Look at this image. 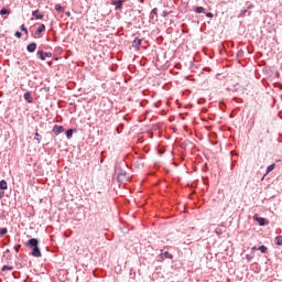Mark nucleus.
<instances>
[{
  "mask_svg": "<svg viewBox=\"0 0 282 282\" xmlns=\"http://www.w3.org/2000/svg\"><path fill=\"white\" fill-rule=\"evenodd\" d=\"M64 131H65V128L63 126L55 124L53 127V133L55 135H61V133H63Z\"/></svg>",
  "mask_w": 282,
  "mask_h": 282,
  "instance_id": "3",
  "label": "nucleus"
},
{
  "mask_svg": "<svg viewBox=\"0 0 282 282\" xmlns=\"http://www.w3.org/2000/svg\"><path fill=\"white\" fill-rule=\"evenodd\" d=\"M37 56H40L41 61H45V58H52V53L51 52H43L39 51Z\"/></svg>",
  "mask_w": 282,
  "mask_h": 282,
  "instance_id": "2",
  "label": "nucleus"
},
{
  "mask_svg": "<svg viewBox=\"0 0 282 282\" xmlns=\"http://www.w3.org/2000/svg\"><path fill=\"white\" fill-rule=\"evenodd\" d=\"M258 250H260V252H262V254H265V252H268V247H265V246H260L259 248H258Z\"/></svg>",
  "mask_w": 282,
  "mask_h": 282,
  "instance_id": "18",
  "label": "nucleus"
},
{
  "mask_svg": "<svg viewBox=\"0 0 282 282\" xmlns=\"http://www.w3.org/2000/svg\"><path fill=\"white\" fill-rule=\"evenodd\" d=\"M275 246H282V236L275 237Z\"/></svg>",
  "mask_w": 282,
  "mask_h": 282,
  "instance_id": "17",
  "label": "nucleus"
},
{
  "mask_svg": "<svg viewBox=\"0 0 282 282\" xmlns=\"http://www.w3.org/2000/svg\"><path fill=\"white\" fill-rule=\"evenodd\" d=\"M20 248H21V246L14 247L15 252H19Z\"/></svg>",
  "mask_w": 282,
  "mask_h": 282,
  "instance_id": "30",
  "label": "nucleus"
},
{
  "mask_svg": "<svg viewBox=\"0 0 282 282\" xmlns=\"http://www.w3.org/2000/svg\"><path fill=\"white\" fill-rule=\"evenodd\" d=\"M252 8H254V4H250L247 9L242 10L240 17H250V11L248 10H252Z\"/></svg>",
  "mask_w": 282,
  "mask_h": 282,
  "instance_id": "6",
  "label": "nucleus"
},
{
  "mask_svg": "<svg viewBox=\"0 0 282 282\" xmlns=\"http://www.w3.org/2000/svg\"><path fill=\"white\" fill-rule=\"evenodd\" d=\"M8 189V182L4 180L0 181V191H7Z\"/></svg>",
  "mask_w": 282,
  "mask_h": 282,
  "instance_id": "12",
  "label": "nucleus"
},
{
  "mask_svg": "<svg viewBox=\"0 0 282 282\" xmlns=\"http://www.w3.org/2000/svg\"><path fill=\"white\" fill-rule=\"evenodd\" d=\"M0 14L3 17L4 14H10V10L8 9H1Z\"/></svg>",
  "mask_w": 282,
  "mask_h": 282,
  "instance_id": "24",
  "label": "nucleus"
},
{
  "mask_svg": "<svg viewBox=\"0 0 282 282\" xmlns=\"http://www.w3.org/2000/svg\"><path fill=\"white\" fill-rule=\"evenodd\" d=\"M152 14H158V8H154V9L152 10Z\"/></svg>",
  "mask_w": 282,
  "mask_h": 282,
  "instance_id": "29",
  "label": "nucleus"
},
{
  "mask_svg": "<svg viewBox=\"0 0 282 282\" xmlns=\"http://www.w3.org/2000/svg\"><path fill=\"white\" fill-rule=\"evenodd\" d=\"M206 17H207V19H213V17H215V14H213V12H207Z\"/></svg>",
  "mask_w": 282,
  "mask_h": 282,
  "instance_id": "26",
  "label": "nucleus"
},
{
  "mask_svg": "<svg viewBox=\"0 0 282 282\" xmlns=\"http://www.w3.org/2000/svg\"><path fill=\"white\" fill-rule=\"evenodd\" d=\"M12 271V270H14V267H12V265H3L2 267V272H6V271Z\"/></svg>",
  "mask_w": 282,
  "mask_h": 282,
  "instance_id": "19",
  "label": "nucleus"
},
{
  "mask_svg": "<svg viewBox=\"0 0 282 282\" xmlns=\"http://www.w3.org/2000/svg\"><path fill=\"white\" fill-rule=\"evenodd\" d=\"M32 17H34V19H36L37 21H41L45 17V13L40 12L37 9L32 12Z\"/></svg>",
  "mask_w": 282,
  "mask_h": 282,
  "instance_id": "4",
  "label": "nucleus"
},
{
  "mask_svg": "<svg viewBox=\"0 0 282 282\" xmlns=\"http://www.w3.org/2000/svg\"><path fill=\"white\" fill-rule=\"evenodd\" d=\"M45 30V24H40L39 29L36 30L35 34H43V31Z\"/></svg>",
  "mask_w": 282,
  "mask_h": 282,
  "instance_id": "16",
  "label": "nucleus"
},
{
  "mask_svg": "<svg viewBox=\"0 0 282 282\" xmlns=\"http://www.w3.org/2000/svg\"><path fill=\"white\" fill-rule=\"evenodd\" d=\"M247 260L250 261V259H252V257L250 254H247Z\"/></svg>",
  "mask_w": 282,
  "mask_h": 282,
  "instance_id": "31",
  "label": "nucleus"
},
{
  "mask_svg": "<svg viewBox=\"0 0 282 282\" xmlns=\"http://www.w3.org/2000/svg\"><path fill=\"white\" fill-rule=\"evenodd\" d=\"M163 257L165 259H173V254H171V252H169V251L163 252Z\"/></svg>",
  "mask_w": 282,
  "mask_h": 282,
  "instance_id": "22",
  "label": "nucleus"
},
{
  "mask_svg": "<svg viewBox=\"0 0 282 282\" xmlns=\"http://www.w3.org/2000/svg\"><path fill=\"white\" fill-rule=\"evenodd\" d=\"M195 12L197 14H203L204 12H206V9H204V7H196L195 8Z\"/></svg>",
  "mask_w": 282,
  "mask_h": 282,
  "instance_id": "15",
  "label": "nucleus"
},
{
  "mask_svg": "<svg viewBox=\"0 0 282 282\" xmlns=\"http://www.w3.org/2000/svg\"><path fill=\"white\" fill-rule=\"evenodd\" d=\"M20 30H21L22 32H25V34H28V29L25 28L24 24H22V25L20 26Z\"/></svg>",
  "mask_w": 282,
  "mask_h": 282,
  "instance_id": "25",
  "label": "nucleus"
},
{
  "mask_svg": "<svg viewBox=\"0 0 282 282\" xmlns=\"http://www.w3.org/2000/svg\"><path fill=\"white\" fill-rule=\"evenodd\" d=\"M66 17H72V13L69 11H67Z\"/></svg>",
  "mask_w": 282,
  "mask_h": 282,
  "instance_id": "32",
  "label": "nucleus"
},
{
  "mask_svg": "<svg viewBox=\"0 0 282 282\" xmlns=\"http://www.w3.org/2000/svg\"><path fill=\"white\" fill-rule=\"evenodd\" d=\"M276 164H271L267 167V172L265 174L262 176V180H265V175H268V173H272V170L275 169Z\"/></svg>",
  "mask_w": 282,
  "mask_h": 282,
  "instance_id": "9",
  "label": "nucleus"
},
{
  "mask_svg": "<svg viewBox=\"0 0 282 282\" xmlns=\"http://www.w3.org/2000/svg\"><path fill=\"white\" fill-rule=\"evenodd\" d=\"M3 235H8V228H0V237H3Z\"/></svg>",
  "mask_w": 282,
  "mask_h": 282,
  "instance_id": "23",
  "label": "nucleus"
},
{
  "mask_svg": "<svg viewBox=\"0 0 282 282\" xmlns=\"http://www.w3.org/2000/svg\"><path fill=\"white\" fill-rule=\"evenodd\" d=\"M169 14H170L169 11H163L162 12V17H164V18L169 17Z\"/></svg>",
  "mask_w": 282,
  "mask_h": 282,
  "instance_id": "27",
  "label": "nucleus"
},
{
  "mask_svg": "<svg viewBox=\"0 0 282 282\" xmlns=\"http://www.w3.org/2000/svg\"><path fill=\"white\" fill-rule=\"evenodd\" d=\"M15 36H17V39H21V36H22L21 32L17 31Z\"/></svg>",
  "mask_w": 282,
  "mask_h": 282,
  "instance_id": "28",
  "label": "nucleus"
},
{
  "mask_svg": "<svg viewBox=\"0 0 282 282\" xmlns=\"http://www.w3.org/2000/svg\"><path fill=\"white\" fill-rule=\"evenodd\" d=\"M26 246H29L30 248H33V250H32V256L33 257H42L41 249H39V239L31 238L28 241Z\"/></svg>",
  "mask_w": 282,
  "mask_h": 282,
  "instance_id": "1",
  "label": "nucleus"
},
{
  "mask_svg": "<svg viewBox=\"0 0 282 282\" xmlns=\"http://www.w3.org/2000/svg\"><path fill=\"white\" fill-rule=\"evenodd\" d=\"M124 3V0H115L112 1V6L116 7V10H122V4Z\"/></svg>",
  "mask_w": 282,
  "mask_h": 282,
  "instance_id": "5",
  "label": "nucleus"
},
{
  "mask_svg": "<svg viewBox=\"0 0 282 282\" xmlns=\"http://www.w3.org/2000/svg\"><path fill=\"white\" fill-rule=\"evenodd\" d=\"M34 140L36 141L37 144H41V134H39V132H35Z\"/></svg>",
  "mask_w": 282,
  "mask_h": 282,
  "instance_id": "21",
  "label": "nucleus"
},
{
  "mask_svg": "<svg viewBox=\"0 0 282 282\" xmlns=\"http://www.w3.org/2000/svg\"><path fill=\"white\" fill-rule=\"evenodd\" d=\"M140 45H142V40L135 37L132 42V47H140Z\"/></svg>",
  "mask_w": 282,
  "mask_h": 282,
  "instance_id": "11",
  "label": "nucleus"
},
{
  "mask_svg": "<svg viewBox=\"0 0 282 282\" xmlns=\"http://www.w3.org/2000/svg\"><path fill=\"white\" fill-rule=\"evenodd\" d=\"M56 12H65V9L61 4H55Z\"/></svg>",
  "mask_w": 282,
  "mask_h": 282,
  "instance_id": "20",
  "label": "nucleus"
},
{
  "mask_svg": "<svg viewBox=\"0 0 282 282\" xmlns=\"http://www.w3.org/2000/svg\"><path fill=\"white\" fill-rule=\"evenodd\" d=\"M73 135H74V130H73V129H68V130L66 131V138H67V140H72Z\"/></svg>",
  "mask_w": 282,
  "mask_h": 282,
  "instance_id": "13",
  "label": "nucleus"
},
{
  "mask_svg": "<svg viewBox=\"0 0 282 282\" xmlns=\"http://www.w3.org/2000/svg\"><path fill=\"white\" fill-rule=\"evenodd\" d=\"M24 100H26V102H30V104L34 102V99L32 98V94L30 91H26L24 94Z\"/></svg>",
  "mask_w": 282,
  "mask_h": 282,
  "instance_id": "7",
  "label": "nucleus"
},
{
  "mask_svg": "<svg viewBox=\"0 0 282 282\" xmlns=\"http://www.w3.org/2000/svg\"><path fill=\"white\" fill-rule=\"evenodd\" d=\"M251 250H252V251H254V250H259V248H257V247H253V248H251Z\"/></svg>",
  "mask_w": 282,
  "mask_h": 282,
  "instance_id": "33",
  "label": "nucleus"
},
{
  "mask_svg": "<svg viewBox=\"0 0 282 282\" xmlns=\"http://www.w3.org/2000/svg\"><path fill=\"white\" fill-rule=\"evenodd\" d=\"M256 221L259 224V226H265V218L257 216Z\"/></svg>",
  "mask_w": 282,
  "mask_h": 282,
  "instance_id": "10",
  "label": "nucleus"
},
{
  "mask_svg": "<svg viewBox=\"0 0 282 282\" xmlns=\"http://www.w3.org/2000/svg\"><path fill=\"white\" fill-rule=\"evenodd\" d=\"M28 52L33 53L36 52V43H31L26 46Z\"/></svg>",
  "mask_w": 282,
  "mask_h": 282,
  "instance_id": "8",
  "label": "nucleus"
},
{
  "mask_svg": "<svg viewBox=\"0 0 282 282\" xmlns=\"http://www.w3.org/2000/svg\"><path fill=\"white\" fill-rule=\"evenodd\" d=\"M86 239H87L89 246H91V243H94V235L87 234L86 235Z\"/></svg>",
  "mask_w": 282,
  "mask_h": 282,
  "instance_id": "14",
  "label": "nucleus"
}]
</instances>
